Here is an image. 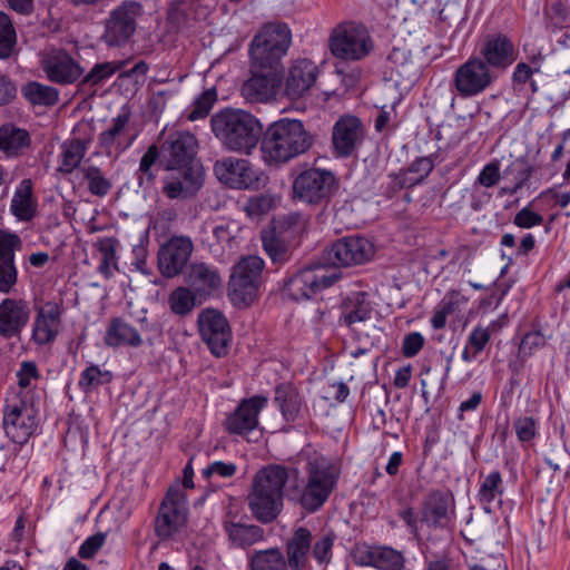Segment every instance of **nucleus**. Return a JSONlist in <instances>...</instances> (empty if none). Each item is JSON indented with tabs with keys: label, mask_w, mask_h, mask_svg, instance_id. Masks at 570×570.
I'll use <instances>...</instances> for the list:
<instances>
[{
	"label": "nucleus",
	"mask_w": 570,
	"mask_h": 570,
	"mask_svg": "<svg viewBox=\"0 0 570 570\" xmlns=\"http://www.w3.org/2000/svg\"><path fill=\"white\" fill-rule=\"evenodd\" d=\"M338 476L340 472L330 459L323 455L312 456L306 462L305 476L302 481L287 489V499L305 513H315L330 499Z\"/></svg>",
	"instance_id": "obj_1"
},
{
	"label": "nucleus",
	"mask_w": 570,
	"mask_h": 570,
	"mask_svg": "<svg viewBox=\"0 0 570 570\" xmlns=\"http://www.w3.org/2000/svg\"><path fill=\"white\" fill-rule=\"evenodd\" d=\"M210 128L225 150L244 156L253 154L263 131L258 118L237 108H225L214 114Z\"/></svg>",
	"instance_id": "obj_2"
},
{
	"label": "nucleus",
	"mask_w": 570,
	"mask_h": 570,
	"mask_svg": "<svg viewBox=\"0 0 570 570\" xmlns=\"http://www.w3.org/2000/svg\"><path fill=\"white\" fill-rule=\"evenodd\" d=\"M313 144V135L301 120L282 118L264 132L262 157L269 166H281L307 153Z\"/></svg>",
	"instance_id": "obj_3"
},
{
	"label": "nucleus",
	"mask_w": 570,
	"mask_h": 570,
	"mask_svg": "<svg viewBox=\"0 0 570 570\" xmlns=\"http://www.w3.org/2000/svg\"><path fill=\"white\" fill-rule=\"evenodd\" d=\"M288 479L289 470L279 464H269L255 474L248 504L259 522L269 523L278 517Z\"/></svg>",
	"instance_id": "obj_4"
},
{
	"label": "nucleus",
	"mask_w": 570,
	"mask_h": 570,
	"mask_svg": "<svg viewBox=\"0 0 570 570\" xmlns=\"http://www.w3.org/2000/svg\"><path fill=\"white\" fill-rule=\"evenodd\" d=\"M292 42V33L285 23H267L253 38L249 56L254 68L279 70L281 60Z\"/></svg>",
	"instance_id": "obj_5"
},
{
	"label": "nucleus",
	"mask_w": 570,
	"mask_h": 570,
	"mask_svg": "<svg viewBox=\"0 0 570 570\" xmlns=\"http://www.w3.org/2000/svg\"><path fill=\"white\" fill-rule=\"evenodd\" d=\"M337 190L335 175L315 167L301 171L292 183L293 199L307 205L325 206Z\"/></svg>",
	"instance_id": "obj_6"
},
{
	"label": "nucleus",
	"mask_w": 570,
	"mask_h": 570,
	"mask_svg": "<svg viewBox=\"0 0 570 570\" xmlns=\"http://www.w3.org/2000/svg\"><path fill=\"white\" fill-rule=\"evenodd\" d=\"M497 78V73L488 68L481 57H470L455 69L452 86L459 97L472 98L483 94Z\"/></svg>",
	"instance_id": "obj_7"
},
{
	"label": "nucleus",
	"mask_w": 570,
	"mask_h": 570,
	"mask_svg": "<svg viewBox=\"0 0 570 570\" xmlns=\"http://www.w3.org/2000/svg\"><path fill=\"white\" fill-rule=\"evenodd\" d=\"M330 49L336 58L356 61L372 51L373 42L364 27L347 23L333 30L330 37Z\"/></svg>",
	"instance_id": "obj_8"
},
{
	"label": "nucleus",
	"mask_w": 570,
	"mask_h": 570,
	"mask_svg": "<svg viewBox=\"0 0 570 570\" xmlns=\"http://www.w3.org/2000/svg\"><path fill=\"white\" fill-rule=\"evenodd\" d=\"M36 423L31 400L21 393H8L3 411V429L8 438L24 444L33 433Z\"/></svg>",
	"instance_id": "obj_9"
},
{
	"label": "nucleus",
	"mask_w": 570,
	"mask_h": 570,
	"mask_svg": "<svg viewBox=\"0 0 570 570\" xmlns=\"http://www.w3.org/2000/svg\"><path fill=\"white\" fill-rule=\"evenodd\" d=\"M188 504L178 485L170 487L159 507L155 520V533L161 540L170 539L187 523Z\"/></svg>",
	"instance_id": "obj_10"
},
{
	"label": "nucleus",
	"mask_w": 570,
	"mask_h": 570,
	"mask_svg": "<svg viewBox=\"0 0 570 570\" xmlns=\"http://www.w3.org/2000/svg\"><path fill=\"white\" fill-rule=\"evenodd\" d=\"M340 277L341 275L335 269L324 265L308 266L292 276L285 283L284 291L294 301L306 299L320 291L328 288Z\"/></svg>",
	"instance_id": "obj_11"
},
{
	"label": "nucleus",
	"mask_w": 570,
	"mask_h": 570,
	"mask_svg": "<svg viewBox=\"0 0 570 570\" xmlns=\"http://www.w3.org/2000/svg\"><path fill=\"white\" fill-rule=\"evenodd\" d=\"M219 181L235 189H258L265 183V175L247 159L225 157L214 165Z\"/></svg>",
	"instance_id": "obj_12"
},
{
	"label": "nucleus",
	"mask_w": 570,
	"mask_h": 570,
	"mask_svg": "<svg viewBox=\"0 0 570 570\" xmlns=\"http://www.w3.org/2000/svg\"><path fill=\"white\" fill-rule=\"evenodd\" d=\"M142 6L136 1H124L110 11L105 22L102 40L109 47H120L129 41L137 28V18Z\"/></svg>",
	"instance_id": "obj_13"
},
{
	"label": "nucleus",
	"mask_w": 570,
	"mask_h": 570,
	"mask_svg": "<svg viewBox=\"0 0 570 570\" xmlns=\"http://www.w3.org/2000/svg\"><path fill=\"white\" fill-rule=\"evenodd\" d=\"M264 261L255 255L243 257L233 269L229 288L233 299L238 304L249 305L261 284Z\"/></svg>",
	"instance_id": "obj_14"
},
{
	"label": "nucleus",
	"mask_w": 570,
	"mask_h": 570,
	"mask_svg": "<svg viewBox=\"0 0 570 570\" xmlns=\"http://www.w3.org/2000/svg\"><path fill=\"white\" fill-rule=\"evenodd\" d=\"M198 142L189 131H175L161 144V167L165 170L199 168L194 164Z\"/></svg>",
	"instance_id": "obj_15"
},
{
	"label": "nucleus",
	"mask_w": 570,
	"mask_h": 570,
	"mask_svg": "<svg viewBox=\"0 0 570 570\" xmlns=\"http://www.w3.org/2000/svg\"><path fill=\"white\" fill-rule=\"evenodd\" d=\"M202 340L216 357L227 355L232 342V330L225 315L214 308H205L197 317Z\"/></svg>",
	"instance_id": "obj_16"
},
{
	"label": "nucleus",
	"mask_w": 570,
	"mask_h": 570,
	"mask_svg": "<svg viewBox=\"0 0 570 570\" xmlns=\"http://www.w3.org/2000/svg\"><path fill=\"white\" fill-rule=\"evenodd\" d=\"M40 66L46 77L58 85H71L83 75V68L65 49H49L41 55Z\"/></svg>",
	"instance_id": "obj_17"
},
{
	"label": "nucleus",
	"mask_w": 570,
	"mask_h": 570,
	"mask_svg": "<svg viewBox=\"0 0 570 570\" xmlns=\"http://www.w3.org/2000/svg\"><path fill=\"white\" fill-rule=\"evenodd\" d=\"M193 252L194 244L190 237L184 235L170 237L158 250V268L161 275L173 278L181 274Z\"/></svg>",
	"instance_id": "obj_18"
},
{
	"label": "nucleus",
	"mask_w": 570,
	"mask_h": 570,
	"mask_svg": "<svg viewBox=\"0 0 570 570\" xmlns=\"http://www.w3.org/2000/svg\"><path fill=\"white\" fill-rule=\"evenodd\" d=\"M374 255L373 244L361 236H350L335 242L326 250V259L335 265L353 266L368 262Z\"/></svg>",
	"instance_id": "obj_19"
},
{
	"label": "nucleus",
	"mask_w": 570,
	"mask_h": 570,
	"mask_svg": "<svg viewBox=\"0 0 570 570\" xmlns=\"http://www.w3.org/2000/svg\"><path fill=\"white\" fill-rule=\"evenodd\" d=\"M365 127L362 121L352 115H344L337 119L332 130V142L335 154L340 157H350L363 144Z\"/></svg>",
	"instance_id": "obj_20"
},
{
	"label": "nucleus",
	"mask_w": 570,
	"mask_h": 570,
	"mask_svg": "<svg viewBox=\"0 0 570 570\" xmlns=\"http://www.w3.org/2000/svg\"><path fill=\"white\" fill-rule=\"evenodd\" d=\"M267 399L254 395L243 400L237 407L229 413L223 425L226 432L236 435H246L258 426V415L266 406Z\"/></svg>",
	"instance_id": "obj_21"
},
{
	"label": "nucleus",
	"mask_w": 570,
	"mask_h": 570,
	"mask_svg": "<svg viewBox=\"0 0 570 570\" xmlns=\"http://www.w3.org/2000/svg\"><path fill=\"white\" fill-rule=\"evenodd\" d=\"M281 71L252 66V76L242 86V96L249 102H267L275 97L281 85Z\"/></svg>",
	"instance_id": "obj_22"
},
{
	"label": "nucleus",
	"mask_w": 570,
	"mask_h": 570,
	"mask_svg": "<svg viewBox=\"0 0 570 570\" xmlns=\"http://www.w3.org/2000/svg\"><path fill=\"white\" fill-rule=\"evenodd\" d=\"M31 309L22 298H4L0 303V336L12 338L19 336L29 323Z\"/></svg>",
	"instance_id": "obj_23"
},
{
	"label": "nucleus",
	"mask_w": 570,
	"mask_h": 570,
	"mask_svg": "<svg viewBox=\"0 0 570 570\" xmlns=\"http://www.w3.org/2000/svg\"><path fill=\"white\" fill-rule=\"evenodd\" d=\"M317 66L309 59L295 60L285 77L284 94L292 100L302 98L315 85Z\"/></svg>",
	"instance_id": "obj_24"
},
{
	"label": "nucleus",
	"mask_w": 570,
	"mask_h": 570,
	"mask_svg": "<svg viewBox=\"0 0 570 570\" xmlns=\"http://www.w3.org/2000/svg\"><path fill=\"white\" fill-rule=\"evenodd\" d=\"M62 312V305L53 301L45 303L37 309L32 338L38 345H46L56 340L61 327Z\"/></svg>",
	"instance_id": "obj_25"
},
{
	"label": "nucleus",
	"mask_w": 570,
	"mask_h": 570,
	"mask_svg": "<svg viewBox=\"0 0 570 570\" xmlns=\"http://www.w3.org/2000/svg\"><path fill=\"white\" fill-rule=\"evenodd\" d=\"M165 178L163 193L170 199H188L196 195L203 185L199 168H186L184 170H170Z\"/></svg>",
	"instance_id": "obj_26"
},
{
	"label": "nucleus",
	"mask_w": 570,
	"mask_h": 570,
	"mask_svg": "<svg viewBox=\"0 0 570 570\" xmlns=\"http://www.w3.org/2000/svg\"><path fill=\"white\" fill-rule=\"evenodd\" d=\"M21 245L17 234L0 229V292L2 293H9L17 283L14 252L20 249Z\"/></svg>",
	"instance_id": "obj_27"
},
{
	"label": "nucleus",
	"mask_w": 570,
	"mask_h": 570,
	"mask_svg": "<svg viewBox=\"0 0 570 570\" xmlns=\"http://www.w3.org/2000/svg\"><path fill=\"white\" fill-rule=\"evenodd\" d=\"M483 62L488 63L491 70H505L518 58V51L512 41L503 36L498 35L490 38L481 49Z\"/></svg>",
	"instance_id": "obj_28"
},
{
	"label": "nucleus",
	"mask_w": 570,
	"mask_h": 570,
	"mask_svg": "<svg viewBox=\"0 0 570 570\" xmlns=\"http://www.w3.org/2000/svg\"><path fill=\"white\" fill-rule=\"evenodd\" d=\"M82 128L85 129L82 136H75L65 141L61 146V163L58 170L62 174H71L80 166L81 160L92 141L94 134L89 125L85 124L82 126H78L77 132Z\"/></svg>",
	"instance_id": "obj_29"
},
{
	"label": "nucleus",
	"mask_w": 570,
	"mask_h": 570,
	"mask_svg": "<svg viewBox=\"0 0 570 570\" xmlns=\"http://www.w3.org/2000/svg\"><path fill=\"white\" fill-rule=\"evenodd\" d=\"M187 282L190 288L200 297L212 295L220 289L223 285L219 271L204 262L190 264Z\"/></svg>",
	"instance_id": "obj_30"
},
{
	"label": "nucleus",
	"mask_w": 570,
	"mask_h": 570,
	"mask_svg": "<svg viewBox=\"0 0 570 570\" xmlns=\"http://www.w3.org/2000/svg\"><path fill=\"white\" fill-rule=\"evenodd\" d=\"M340 311V324L352 327L356 323L368 321L373 306L367 293L356 291L351 292L342 299Z\"/></svg>",
	"instance_id": "obj_31"
},
{
	"label": "nucleus",
	"mask_w": 570,
	"mask_h": 570,
	"mask_svg": "<svg viewBox=\"0 0 570 570\" xmlns=\"http://www.w3.org/2000/svg\"><path fill=\"white\" fill-rule=\"evenodd\" d=\"M453 504L452 494L448 491L431 492L423 502L422 522L429 527H444L449 521L450 508Z\"/></svg>",
	"instance_id": "obj_32"
},
{
	"label": "nucleus",
	"mask_w": 570,
	"mask_h": 570,
	"mask_svg": "<svg viewBox=\"0 0 570 570\" xmlns=\"http://www.w3.org/2000/svg\"><path fill=\"white\" fill-rule=\"evenodd\" d=\"M130 115L128 112L119 114L111 120L110 126L99 134L98 145L104 153L110 155L114 148L122 151L131 145L132 137L125 140Z\"/></svg>",
	"instance_id": "obj_33"
},
{
	"label": "nucleus",
	"mask_w": 570,
	"mask_h": 570,
	"mask_svg": "<svg viewBox=\"0 0 570 570\" xmlns=\"http://www.w3.org/2000/svg\"><path fill=\"white\" fill-rule=\"evenodd\" d=\"M32 187L30 179H22L11 199L10 210L21 222H30L36 216L38 203Z\"/></svg>",
	"instance_id": "obj_34"
},
{
	"label": "nucleus",
	"mask_w": 570,
	"mask_h": 570,
	"mask_svg": "<svg viewBox=\"0 0 570 570\" xmlns=\"http://www.w3.org/2000/svg\"><path fill=\"white\" fill-rule=\"evenodd\" d=\"M224 531L230 546L240 549H247L265 538L264 529L256 524L224 521Z\"/></svg>",
	"instance_id": "obj_35"
},
{
	"label": "nucleus",
	"mask_w": 570,
	"mask_h": 570,
	"mask_svg": "<svg viewBox=\"0 0 570 570\" xmlns=\"http://www.w3.org/2000/svg\"><path fill=\"white\" fill-rule=\"evenodd\" d=\"M311 544L312 533L308 529L301 527L295 530L286 547V561L291 569L302 570L306 567Z\"/></svg>",
	"instance_id": "obj_36"
},
{
	"label": "nucleus",
	"mask_w": 570,
	"mask_h": 570,
	"mask_svg": "<svg viewBox=\"0 0 570 570\" xmlns=\"http://www.w3.org/2000/svg\"><path fill=\"white\" fill-rule=\"evenodd\" d=\"M105 343L110 347H138L142 340L138 331L122 318H112L106 330Z\"/></svg>",
	"instance_id": "obj_37"
},
{
	"label": "nucleus",
	"mask_w": 570,
	"mask_h": 570,
	"mask_svg": "<svg viewBox=\"0 0 570 570\" xmlns=\"http://www.w3.org/2000/svg\"><path fill=\"white\" fill-rule=\"evenodd\" d=\"M30 145V136L26 129L11 124L0 127V150L7 156H18Z\"/></svg>",
	"instance_id": "obj_38"
},
{
	"label": "nucleus",
	"mask_w": 570,
	"mask_h": 570,
	"mask_svg": "<svg viewBox=\"0 0 570 570\" xmlns=\"http://www.w3.org/2000/svg\"><path fill=\"white\" fill-rule=\"evenodd\" d=\"M274 402L278 405L285 421L294 422L298 417L303 401L293 385L276 386Z\"/></svg>",
	"instance_id": "obj_39"
},
{
	"label": "nucleus",
	"mask_w": 570,
	"mask_h": 570,
	"mask_svg": "<svg viewBox=\"0 0 570 570\" xmlns=\"http://www.w3.org/2000/svg\"><path fill=\"white\" fill-rule=\"evenodd\" d=\"M250 570H287V561L278 548L257 550L248 558Z\"/></svg>",
	"instance_id": "obj_40"
},
{
	"label": "nucleus",
	"mask_w": 570,
	"mask_h": 570,
	"mask_svg": "<svg viewBox=\"0 0 570 570\" xmlns=\"http://www.w3.org/2000/svg\"><path fill=\"white\" fill-rule=\"evenodd\" d=\"M433 168L432 157L416 158L405 170H402V176L396 178V187H413L422 183Z\"/></svg>",
	"instance_id": "obj_41"
},
{
	"label": "nucleus",
	"mask_w": 570,
	"mask_h": 570,
	"mask_svg": "<svg viewBox=\"0 0 570 570\" xmlns=\"http://www.w3.org/2000/svg\"><path fill=\"white\" fill-rule=\"evenodd\" d=\"M263 248L274 264L282 265L292 256L287 239L277 233L264 232L262 235Z\"/></svg>",
	"instance_id": "obj_42"
},
{
	"label": "nucleus",
	"mask_w": 570,
	"mask_h": 570,
	"mask_svg": "<svg viewBox=\"0 0 570 570\" xmlns=\"http://www.w3.org/2000/svg\"><path fill=\"white\" fill-rule=\"evenodd\" d=\"M18 387L11 389L8 393H21L27 400L33 397V390L40 379L38 367L35 362L24 361L20 364L17 372Z\"/></svg>",
	"instance_id": "obj_43"
},
{
	"label": "nucleus",
	"mask_w": 570,
	"mask_h": 570,
	"mask_svg": "<svg viewBox=\"0 0 570 570\" xmlns=\"http://www.w3.org/2000/svg\"><path fill=\"white\" fill-rule=\"evenodd\" d=\"M120 67L121 63L115 61L96 63L91 70L81 78L79 86L82 90H89L100 86L111 78Z\"/></svg>",
	"instance_id": "obj_44"
},
{
	"label": "nucleus",
	"mask_w": 570,
	"mask_h": 570,
	"mask_svg": "<svg viewBox=\"0 0 570 570\" xmlns=\"http://www.w3.org/2000/svg\"><path fill=\"white\" fill-rule=\"evenodd\" d=\"M89 193L97 197H105L111 190L112 184L102 170L95 165H86L80 168Z\"/></svg>",
	"instance_id": "obj_45"
},
{
	"label": "nucleus",
	"mask_w": 570,
	"mask_h": 570,
	"mask_svg": "<svg viewBox=\"0 0 570 570\" xmlns=\"http://www.w3.org/2000/svg\"><path fill=\"white\" fill-rule=\"evenodd\" d=\"M392 70L402 78L413 81L417 75L412 53L405 48H393L387 57Z\"/></svg>",
	"instance_id": "obj_46"
},
{
	"label": "nucleus",
	"mask_w": 570,
	"mask_h": 570,
	"mask_svg": "<svg viewBox=\"0 0 570 570\" xmlns=\"http://www.w3.org/2000/svg\"><path fill=\"white\" fill-rule=\"evenodd\" d=\"M22 94L33 105H55L59 99L56 88L37 81H30L22 88Z\"/></svg>",
	"instance_id": "obj_47"
},
{
	"label": "nucleus",
	"mask_w": 570,
	"mask_h": 570,
	"mask_svg": "<svg viewBox=\"0 0 570 570\" xmlns=\"http://www.w3.org/2000/svg\"><path fill=\"white\" fill-rule=\"evenodd\" d=\"M306 219L299 213H288L274 220L273 233L286 239L294 238L304 232Z\"/></svg>",
	"instance_id": "obj_48"
},
{
	"label": "nucleus",
	"mask_w": 570,
	"mask_h": 570,
	"mask_svg": "<svg viewBox=\"0 0 570 570\" xmlns=\"http://www.w3.org/2000/svg\"><path fill=\"white\" fill-rule=\"evenodd\" d=\"M196 295L190 287L179 286L174 289L168 297L171 312L179 316L189 314L196 305Z\"/></svg>",
	"instance_id": "obj_49"
},
{
	"label": "nucleus",
	"mask_w": 570,
	"mask_h": 570,
	"mask_svg": "<svg viewBox=\"0 0 570 570\" xmlns=\"http://www.w3.org/2000/svg\"><path fill=\"white\" fill-rule=\"evenodd\" d=\"M503 494V480L499 471L488 474L481 482L478 493L479 501L482 504H491L495 500H500Z\"/></svg>",
	"instance_id": "obj_50"
},
{
	"label": "nucleus",
	"mask_w": 570,
	"mask_h": 570,
	"mask_svg": "<svg viewBox=\"0 0 570 570\" xmlns=\"http://www.w3.org/2000/svg\"><path fill=\"white\" fill-rule=\"evenodd\" d=\"M405 558L401 551L391 547L377 546L374 568L379 570H402Z\"/></svg>",
	"instance_id": "obj_51"
},
{
	"label": "nucleus",
	"mask_w": 570,
	"mask_h": 570,
	"mask_svg": "<svg viewBox=\"0 0 570 570\" xmlns=\"http://www.w3.org/2000/svg\"><path fill=\"white\" fill-rule=\"evenodd\" d=\"M533 174V167L523 158H517L504 169V177H511L518 190L525 187Z\"/></svg>",
	"instance_id": "obj_52"
},
{
	"label": "nucleus",
	"mask_w": 570,
	"mask_h": 570,
	"mask_svg": "<svg viewBox=\"0 0 570 570\" xmlns=\"http://www.w3.org/2000/svg\"><path fill=\"white\" fill-rule=\"evenodd\" d=\"M16 41L17 35L11 19L0 11V59L11 56Z\"/></svg>",
	"instance_id": "obj_53"
},
{
	"label": "nucleus",
	"mask_w": 570,
	"mask_h": 570,
	"mask_svg": "<svg viewBox=\"0 0 570 570\" xmlns=\"http://www.w3.org/2000/svg\"><path fill=\"white\" fill-rule=\"evenodd\" d=\"M111 379L110 372L101 371L97 365H90L81 372L78 385L87 393L99 385L109 383Z\"/></svg>",
	"instance_id": "obj_54"
},
{
	"label": "nucleus",
	"mask_w": 570,
	"mask_h": 570,
	"mask_svg": "<svg viewBox=\"0 0 570 570\" xmlns=\"http://www.w3.org/2000/svg\"><path fill=\"white\" fill-rule=\"evenodd\" d=\"M216 100L214 90H206L185 111V117L189 121H195L205 118Z\"/></svg>",
	"instance_id": "obj_55"
},
{
	"label": "nucleus",
	"mask_w": 570,
	"mask_h": 570,
	"mask_svg": "<svg viewBox=\"0 0 570 570\" xmlns=\"http://www.w3.org/2000/svg\"><path fill=\"white\" fill-rule=\"evenodd\" d=\"M336 535L333 532L318 535L312 547V554L320 564H328Z\"/></svg>",
	"instance_id": "obj_56"
},
{
	"label": "nucleus",
	"mask_w": 570,
	"mask_h": 570,
	"mask_svg": "<svg viewBox=\"0 0 570 570\" xmlns=\"http://www.w3.org/2000/svg\"><path fill=\"white\" fill-rule=\"evenodd\" d=\"M274 203V198L269 195L253 196L246 202L244 210L248 217L256 219L266 215L273 208Z\"/></svg>",
	"instance_id": "obj_57"
},
{
	"label": "nucleus",
	"mask_w": 570,
	"mask_h": 570,
	"mask_svg": "<svg viewBox=\"0 0 570 570\" xmlns=\"http://www.w3.org/2000/svg\"><path fill=\"white\" fill-rule=\"evenodd\" d=\"M159 160V165L161 166V147L158 148L156 145H150L147 151L142 155L139 164V184H142V180L146 178L148 181L153 180L154 175L151 173V167Z\"/></svg>",
	"instance_id": "obj_58"
},
{
	"label": "nucleus",
	"mask_w": 570,
	"mask_h": 570,
	"mask_svg": "<svg viewBox=\"0 0 570 570\" xmlns=\"http://www.w3.org/2000/svg\"><path fill=\"white\" fill-rule=\"evenodd\" d=\"M237 472V465L233 462L214 461L203 469L202 474L205 479L218 476L222 479L233 478Z\"/></svg>",
	"instance_id": "obj_59"
},
{
	"label": "nucleus",
	"mask_w": 570,
	"mask_h": 570,
	"mask_svg": "<svg viewBox=\"0 0 570 570\" xmlns=\"http://www.w3.org/2000/svg\"><path fill=\"white\" fill-rule=\"evenodd\" d=\"M107 534L104 532L95 533L88 537L79 548L78 556L81 559H91L102 548Z\"/></svg>",
	"instance_id": "obj_60"
},
{
	"label": "nucleus",
	"mask_w": 570,
	"mask_h": 570,
	"mask_svg": "<svg viewBox=\"0 0 570 570\" xmlns=\"http://www.w3.org/2000/svg\"><path fill=\"white\" fill-rule=\"evenodd\" d=\"M491 340L490 327L476 325L469 334L466 343L472 346L475 352L481 353Z\"/></svg>",
	"instance_id": "obj_61"
},
{
	"label": "nucleus",
	"mask_w": 570,
	"mask_h": 570,
	"mask_svg": "<svg viewBox=\"0 0 570 570\" xmlns=\"http://www.w3.org/2000/svg\"><path fill=\"white\" fill-rule=\"evenodd\" d=\"M500 163L492 160L480 171L476 181L487 188L493 187L500 180Z\"/></svg>",
	"instance_id": "obj_62"
},
{
	"label": "nucleus",
	"mask_w": 570,
	"mask_h": 570,
	"mask_svg": "<svg viewBox=\"0 0 570 570\" xmlns=\"http://www.w3.org/2000/svg\"><path fill=\"white\" fill-rule=\"evenodd\" d=\"M546 343L547 337L541 331H532L522 337L520 351L527 355H531L535 350L543 347Z\"/></svg>",
	"instance_id": "obj_63"
},
{
	"label": "nucleus",
	"mask_w": 570,
	"mask_h": 570,
	"mask_svg": "<svg viewBox=\"0 0 570 570\" xmlns=\"http://www.w3.org/2000/svg\"><path fill=\"white\" fill-rule=\"evenodd\" d=\"M543 223V217L531 210L529 207L522 208L514 216L513 224L521 228H531L534 226H539Z\"/></svg>",
	"instance_id": "obj_64"
}]
</instances>
